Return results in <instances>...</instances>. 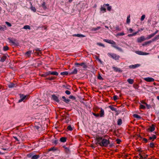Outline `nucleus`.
I'll use <instances>...</instances> for the list:
<instances>
[{
  "instance_id": "obj_1",
  "label": "nucleus",
  "mask_w": 159,
  "mask_h": 159,
  "mask_svg": "<svg viewBox=\"0 0 159 159\" xmlns=\"http://www.w3.org/2000/svg\"><path fill=\"white\" fill-rule=\"evenodd\" d=\"M96 139L97 143L101 147H107L110 143L109 140L103 138L102 137L99 136H97L96 137Z\"/></svg>"
},
{
  "instance_id": "obj_2",
  "label": "nucleus",
  "mask_w": 159,
  "mask_h": 159,
  "mask_svg": "<svg viewBox=\"0 0 159 159\" xmlns=\"http://www.w3.org/2000/svg\"><path fill=\"white\" fill-rule=\"evenodd\" d=\"M107 54L109 56L111 57L112 58L116 60H119L120 57L119 56L117 55L115 53H108Z\"/></svg>"
},
{
  "instance_id": "obj_3",
  "label": "nucleus",
  "mask_w": 159,
  "mask_h": 159,
  "mask_svg": "<svg viewBox=\"0 0 159 159\" xmlns=\"http://www.w3.org/2000/svg\"><path fill=\"white\" fill-rule=\"evenodd\" d=\"M146 40V38L144 36H141L137 39V42L138 43H140Z\"/></svg>"
},
{
  "instance_id": "obj_4",
  "label": "nucleus",
  "mask_w": 159,
  "mask_h": 159,
  "mask_svg": "<svg viewBox=\"0 0 159 159\" xmlns=\"http://www.w3.org/2000/svg\"><path fill=\"white\" fill-rule=\"evenodd\" d=\"M103 40L105 42H106L108 43H110V44H113V45L116 44L115 42L112 40L106 39H104Z\"/></svg>"
},
{
  "instance_id": "obj_5",
  "label": "nucleus",
  "mask_w": 159,
  "mask_h": 159,
  "mask_svg": "<svg viewBox=\"0 0 159 159\" xmlns=\"http://www.w3.org/2000/svg\"><path fill=\"white\" fill-rule=\"evenodd\" d=\"M75 65L77 66H83V68H86L87 67V66L84 63H75Z\"/></svg>"
},
{
  "instance_id": "obj_6",
  "label": "nucleus",
  "mask_w": 159,
  "mask_h": 159,
  "mask_svg": "<svg viewBox=\"0 0 159 159\" xmlns=\"http://www.w3.org/2000/svg\"><path fill=\"white\" fill-rule=\"evenodd\" d=\"M155 129V125L152 124L151 126H149V128L148 129V130L149 132H152Z\"/></svg>"
},
{
  "instance_id": "obj_7",
  "label": "nucleus",
  "mask_w": 159,
  "mask_h": 159,
  "mask_svg": "<svg viewBox=\"0 0 159 159\" xmlns=\"http://www.w3.org/2000/svg\"><path fill=\"white\" fill-rule=\"evenodd\" d=\"M58 75V73L56 71H49L47 73V75Z\"/></svg>"
},
{
  "instance_id": "obj_8",
  "label": "nucleus",
  "mask_w": 159,
  "mask_h": 159,
  "mask_svg": "<svg viewBox=\"0 0 159 159\" xmlns=\"http://www.w3.org/2000/svg\"><path fill=\"white\" fill-rule=\"evenodd\" d=\"M52 99L55 101L57 102H59V100L58 99V98L55 94H53L52 95Z\"/></svg>"
},
{
  "instance_id": "obj_9",
  "label": "nucleus",
  "mask_w": 159,
  "mask_h": 159,
  "mask_svg": "<svg viewBox=\"0 0 159 159\" xmlns=\"http://www.w3.org/2000/svg\"><path fill=\"white\" fill-rule=\"evenodd\" d=\"M144 80L147 81V82H153L154 80V79L152 78H150V77H147L144 78Z\"/></svg>"
},
{
  "instance_id": "obj_10",
  "label": "nucleus",
  "mask_w": 159,
  "mask_h": 159,
  "mask_svg": "<svg viewBox=\"0 0 159 159\" xmlns=\"http://www.w3.org/2000/svg\"><path fill=\"white\" fill-rule=\"evenodd\" d=\"M112 68L113 69L114 71L116 72H121L122 71V70L120 68L117 67L113 66Z\"/></svg>"
},
{
  "instance_id": "obj_11",
  "label": "nucleus",
  "mask_w": 159,
  "mask_h": 159,
  "mask_svg": "<svg viewBox=\"0 0 159 159\" xmlns=\"http://www.w3.org/2000/svg\"><path fill=\"white\" fill-rule=\"evenodd\" d=\"M140 66L139 64H136L134 65H131L129 66V67L131 69H134Z\"/></svg>"
},
{
  "instance_id": "obj_12",
  "label": "nucleus",
  "mask_w": 159,
  "mask_h": 159,
  "mask_svg": "<svg viewBox=\"0 0 159 159\" xmlns=\"http://www.w3.org/2000/svg\"><path fill=\"white\" fill-rule=\"evenodd\" d=\"M104 111L102 108H101V110L100 111L99 116L100 117H102L104 116Z\"/></svg>"
},
{
  "instance_id": "obj_13",
  "label": "nucleus",
  "mask_w": 159,
  "mask_h": 159,
  "mask_svg": "<svg viewBox=\"0 0 159 159\" xmlns=\"http://www.w3.org/2000/svg\"><path fill=\"white\" fill-rule=\"evenodd\" d=\"M20 97L21 99L19 100V102H20L25 99L26 97V96H24L23 94H20Z\"/></svg>"
},
{
  "instance_id": "obj_14",
  "label": "nucleus",
  "mask_w": 159,
  "mask_h": 159,
  "mask_svg": "<svg viewBox=\"0 0 159 159\" xmlns=\"http://www.w3.org/2000/svg\"><path fill=\"white\" fill-rule=\"evenodd\" d=\"M78 72V70L76 68H75L73 70L69 73V75H71L72 74H77Z\"/></svg>"
},
{
  "instance_id": "obj_15",
  "label": "nucleus",
  "mask_w": 159,
  "mask_h": 159,
  "mask_svg": "<svg viewBox=\"0 0 159 159\" xmlns=\"http://www.w3.org/2000/svg\"><path fill=\"white\" fill-rule=\"evenodd\" d=\"M62 98L64 99L63 101L66 103H68L70 102V100L68 99H66L64 96L62 97Z\"/></svg>"
},
{
  "instance_id": "obj_16",
  "label": "nucleus",
  "mask_w": 159,
  "mask_h": 159,
  "mask_svg": "<svg viewBox=\"0 0 159 159\" xmlns=\"http://www.w3.org/2000/svg\"><path fill=\"white\" fill-rule=\"evenodd\" d=\"M152 42V41H151V40H150L148 41L145 42H144L142 44V45L143 46H147L148 45V44H150V43H151Z\"/></svg>"
},
{
  "instance_id": "obj_17",
  "label": "nucleus",
  "mask_w": 159,
  "mask_h": 159,
  "mask_svg": "<svg viewBox=\"0 0 159 159\" xmlns=\"http://www.w3.org/2000/svg\"><path fill=\"white\" fill-rule=\"evenodd\" d=\"M157 137L155 135H152V136H150L149 137V139L150 140H152V141H153L155 139H156Z\"/></svg>"
},
{
  "instance_id": "obj_18",
  "label": "nucleus",
  "mask_w": 159,
  "mask_h": 159,
  "mask_svg": "<svg viewBox=\"0 0 159 159\" xmlns=\"http://www.w3.org/2000/svg\"><path fill=\"white\" fill-rule=\"evenodd\" d=\"M108 107L111 109V110L112 111H116V109L115 108L113 105H110Z\"/></svg>"
},
{
  "instance_id": "obj_19",
  "label": "nucleus",
  "mask_w": 159,
  "mask_h": 159,
  "mask_svg": "<svg viewBox=\"0 0 159 159\" xmlns=\"http://www.w3.org/2000/svg\"><path fill=\"white\" fill-rule=\"evenodd\" d=\"M8 39L9 40V42L10 43H11L13 44H15L16 40L14 39V40L11 39L9 38H8Z\"/></svg>"
},
{
  "instance_id": "obj_20",
  "label": "nucleus",
  "mask_w": 159,
  "mask_h": 159,
  "mask_svg": "<svg viewBox=\"0 0 159 159\" xmlns=\"http://www.w3.org/2000/svg\"><path fill=\"white\" fill-rule=\"evenodd\" d=\"M73 36H77L79 37H84L85 36L81 34H74L73 35Z\"/></svg>"
},
{
  "instance_id": "obj_21",
  "label": "nucleus",
  "mask_w": 159,
  "mask_h": 159,
  "mask_svg": "<svg viewBox=\"0 0 159 159\" xmlns=\"http://www.w3.org/2000/svg\"><path fill=\"white\" fill-rule=\"evenodd\" d=\"M159 39V34L158 35H156L154 38L152 39L151 41L152 42H154Z\"/></svg>"
},
{
  "instance_id": "obj_22",
  "label": "nucleus",
  "mask_w": 159,
  "mask_h": 159,
  "mask_svg": "<svg viewBox=\"0 0 159 159\" xmlns=\"http://www.w3.org/2000/svg\"><path fill=\"white\" fill-rule=\"evenodd\" d=\"M7 56H3L1 58L0 61L3 62L5 61L6 60V58H7Z\"/></svg>"
},
{
  "instance_id": "obj_23",
  "label": "nucleus",
  "mask_w": 159,
  "mask_h": 159,
  "mask_svg": "<svg viewBox=\"0 0 159 159\" xmlns=\"http://www.w3.org/2000/svg\"><path fill=\"white\" fill-rule=\"evenodd\" d=\"M127 82L130 84H132L134 82V80L131 79H129L127 80Z\"/></svg>"
},
{
  "instance_id": "obj_24",
  "label": "nucleus",
  "mask_w": 159,
  "mask_h": 159,
  "mask_svg": "<svg viewBox=\"0 0 159 159\" xmlns=\"http://www.w3.org/2000/svg\"><path fill=\"white\" fill-rule=\"evenodd\" d=\"M112 47H113L115 48L118 50L119 51H121V52L122 51V49L121 48H120L119 47H118L117 46H116L115 45H112Z\"/></svg>"
},
{
  "instance_id": "obj_25",
  "label": "nucleus",
  "mask_w": 159,
  "mask_h": 159,
  "mask_svg": "<svg viewBox=\"0 0 159 159\" xmlns=\"http://www.w3.org/2000/svg\"><path fill=\"white\" fill-rule=\"evenodd\" d=\"M103 7L107 6V9L109 11H110L111 9V6H109V4H104L103 5Z\"/></svg>"
},
{
  "instance_id": "obj_26",
  "label": "nucleus",
  "mask_w": 159,
  "mask_h": 159,
  "mask_svg": "<svg viewBox=\"0 0 159 159\" xmlns=\"http://www.w3.org/2000/svg\"><path fill=\"white\" fill-rule=\"evenodd\" d=\"M117 124L119 125H120L122 124V120L121 119H118L117 121Z\"/></svg>"
},
{
  "instance_id": "obj_27",
  "label": "nucleus",
  "mask_w": 159,
  "mask_h": 159,
  "mask_svg": "<svg viewBox=\"0 0 159 159\" xmlns=\"http://www.w3.org/2000/svg\"><path fill=\"white\" fill-rule=\"evenodd\" d=\"M101 28V27L100 26L97 27L96 28H93L92 29V31H95L97 30H98L99 29Z\"/></svg>"
},
{
  "instance_id": "obj_28",
  "label": "nucleus",
  "mask_w": 159,
  "mask_h": 159,
  "mask_svg": "<svg viewBox=\"0 0 159 159\" xmlns=\"http://www.w3.org/2000/svg\"><path fill=\"white\" fill-rule=\"evenodd\" d=\"M30 4L31 5V7L30 9L31 10L33 11L34 12H36V9H35V8L34 7H33L32 6V3L31 2H30Z\"/></svg>"
},
{
  "instance_id": "obj_29",
  "label": "nucleus",
  "mask_w": 159,
  "mask_h": 159,
  "mask_svg": "<svg viewBox=\"0 0 159 159\" xmlns=\"http://www.w3.org/2000/svg\"><path fill=\"white\" fill-rule=\"evenodd\" d=\"M42 6L43 7V9L45 10L47 8V7L46 6V3L45 2H43L42 4Z\"/></svg>"
},
{
  "instance_id": "obj_30",
  "label": "nucleus",
  "mask_w": 159,
  "mask_h": 159,
  "mask_svg": "<svg viewBox=\"0 0 159 159\" xmlns=\"http://www.w3.org/2000/svg\"><path fill=\"white\" fill-rule=\"evenodd\" d=\"M39 157V155H35L32 156V159H37Z\"/></svg>"
},
{
  "instance_id": "obj_31",
  "label": "nucleus",
  "mask_w": 159,
  "mask_h": 159,
  "mask_svg": "<svg viewBox=\"0 0 159 159\" xmlns=\"http://www.w3.org/2000/svg\"><path fill=\"white\" fill-rule=\"evenodd\" d=\"M154 36V35L153 34H151L148 35V37H147V38H146V40L147 39L148 40V39H149L151 38L152 37H153Z\"/></svg>"
},
{
  "instance_id": "obj_32",
  "label": "nucleus",
  "mask_w": 159,
  "mask_h": 159,
  "mask_svg": "<svg viewBox=\"0 0 159 159\" xmlns=\"http://www.w3.org/2000/svg\"><path fill=\"white\" fill-rule=\"evenodd\" d=\"M60 140L61 142H65L66 141V138L65 137H61L60 138Z\"/></svg>"
},
{
  "instance_id": "obj_33",
  "label": "nucleus",
  "mask_w": 159,
  "mask_h": 159,
  "mask_svg": "<svg viewBox=\"0 0 159 159\" xmlns=\"http://www.w3.org/2000/svg\"><path fill=\"white\" fill-rule=\"evenodd\" d=\"M130 15H129L127 17V20H126V23L127 24H129L130 22Z\"/></svg>"
},
{
  "instance_id": "obj_34",
  "label": "nucleus",
  "mask_w": 159,
  "mask_h": 159,
  "mask_svg": "<svg viewBox=\"0 0 159 159\" xmlns=\"http://www.w3.org/2000/svg\"><path fill=\"white\" fill-rule=\"evenodd\" d=\"M60 74L62 75H68V73L67 71H64L61 72Z\"/></svg>"
},
{
  "instance_id": "obj_35",
  "label": "nucleus",
  "mask_w": 159,
  "mask_h": 159,
  "mask_svg": "<svg viewBox=\"0 0 159 159\" xmlns=\"http://www.w3.org/2000/svg\"><path fill=\"white\" fill-rule=\"evenodd\" d=\"M32 53V51H29L28 52H27L25 53V54L27 55V56L29 57L30 56L31 53Z\"/></svg>"
},
{
  "instance_id": "obj_36",
  "label": "nucleus",
  "mask_w": 159,
  "mask_h": 159,
  "mask_svg": "<svg viewBox=\"0 0 159 159\" xmlns=\"http://www.w3.org/2000/svg\"><path fill=\"white\" fill-rule=\"evenodd\" d=\"M15 85V84L13 83H10L8 85V86L10 88L14 87Z\"/></svg>"
},
{
  "instance_id": "obj_37",
  "label": "nucleus",
  "mask_w": 159,
  "mask_h": 159,
  "mask_svg": "<svg viewBox=\"0 0 159 159\" xmlns=\"http://www.w3.org/2000/svg\"><path fill=\"white\" fill-rule=\"evenodd\" d=\"M4 27H2L0 26V31H4L6 29V26H4Z\"/></svg>"
},
{
  "instance_id": "obj_38",
  "label": "nucleus",
  "mask_w": 159,
  "mask_h": 159,
  "mask_svg": "<svg viewBox=\"0 0 159 159\" xmlns=\"http://www.w3.org/2000/svg\"><path fill=\"white\" fill-rule=\"evenodd\" d=\"M23 28L25 29H26V30H27V29L30 30V26L28 25H25V26H24Z\"/></svg>"
},
{
  "instance_id": "obj_39",
  "label": "nucleus",
  "mask_w": 159,
  "mask_h": 159,
  "mask_svg": "<svg viewBox=\"0 0 159 159\" xmlns=\"http://www.w3.org/2000/svg\"><path fill=\"white\" fill-rule=\"evenodd\" d=\"M9 49V48L8 46H4L3 48V50L4 51H6L8 50Z\"/></svg>"
},
{
  "instance_id": "obj_40",
  "label": "nucleus",
  "mask_w": 159,
  "mask_h": 159,
  "mask_svg": "<svg viewBox=\"0 0 159 159\" xmlns=\"http://www.w3.org/2000/svg\"><path fill=\"white\" fill-rule=\"evenodd\" d=\"M136 53L140 55H143V52L142 51H137Z\"/></svg>"
},
{
  "instance_id": "obj_41",
  "label": "nucleus",
  "mask_w": 159,
  "mask_h": 159,
  "mask_svg": "<svg viewBox=\"0 0 159 159\" xmlns=\"http://www.w3.org/2000/svg\"><path fill=\"white\" fill-rule=\"evenodd\" d=\"M133 116L135 118H136L139 119L141 118V117L137 114H134L133 115Z\"/></svg>"
},
{
  "instance_id": "obj_42",
  "label": "nucleus",
  "mask_w": 159,
  "mask_h": 159,
  "mask_svg": "<svg viewBox=\"0 0 159 159\" xmlns=\"http://www.w3.org/2000/svg\"><path fill=\"white\" fill-rule=\"evenodd\" d=\"M67 129L69 130H70V131H72L73 130V129L72 128L71 126V125H69L67 127Z\"/></svg>"
},
{
  "instance_id": "obj_43",
  "label": "nucleus",
  "mask_w": 159,
  "mask_h": 159,
  "mask_svg": "<svg viewBox=\"0 0 159 159\" xmlns=\"http://www.w3.org/2000/svg\"><path fill=\"white\" fill-rule=\"evenodd\" d=\"M65 151L66 153H70V151L69 148H66V149H65Z\"/></svg>"
},
{
  "instance_id": "obj_44",
  "label": "nucleus",
  "mask_w": 159,
  "mask_h": 159,
  "mask_svg": "<svg viewBox=\"0 0 159 159\" xmlns=\"http://www.w3.org/2000/svg\"><path fill=\"white\" fill-rule=\"evenodd\" d=\"M143 104L146 105L147 108L148 109H149L151 107L150 105L147 104L145 102H144Z\"/></svg>"
},
{
  "instance_id": "obj_45",
  "label": "nucleus",
  "mask_w": 159,
  "mask_h": 159,
  "mask_svg": "<svg viewBox=\"0 0 159 159\" xmlns=\"http://www.w3.org/2000/svg\"><path fill=\"white\" fill-rule=\"evenodd\" d=\"M35 51V52H40L41 51L40 50V49L39 48H37L34 50L33 52H34Z\"/></svg>"
},
{
  "instance_id": "obj_46",
  "label": "nucleus",
  "mask_w": 159,
  "mask_h": 159,
  "mask_svg": "<svg viewBox=\"0 0 159 159\" xmlns=\"http://www.w3.org/2000/svg\"><path fill=\"white\" fill-rule=\"evenodd\" d=\"M98 79L100 80H103V78L102 77V76H101V75H100V74H98Z\"/></svg>"
},
{
  "instance_id": "obj_47",
  "label": "nucleus",
  "mask_w": 159,
  "mask_h": 159,
  "mask_svg": "<svg viewBox=\"0 0 159 159\" xmlns=\"http://www.w3.org/2000/svg\"><path fill=\"white\" fill-rule=\"evenodd\" d=\"M149 146L151 148H153L155 147L154 144L153 143H150Z\"/></svg>"
},
{
  "instance_id": "obj_48",
  "label": "nucleus",
  "mask_w": 159,
  "mask_h": 159,
  "mask_svg": "<svg viewBox=\"0 0 159 159\" xmlns=\"http://www.w3.org/2000/svg\"><path fill=\"white\" fill-rule=\"evenodd\" d=\"M101 11H103V12H106V9L103 7H101Z\"/></svg>"
},
{
  "instance_id": "obj_49",
  "label": "nucleus",
  "mask_w": 159,
  "mask_h": 159,
  "mask_svg": "<svg viewBox=\"0 0 159 159\" xmlns=\"http://www.w3.org/2000/svg\"><path fill=\"white\" fill-rule=\"evenodd\" d=\"M97 44L100 46H102L103 47H105L104 44L100 43H97Z\"/></svg>"
},
{
  "instance_id": "obj_50",
  "label": "nucleus",
  "mask_w": 159,
  "mask_h": 159,
  "mask_svg": "<svg viewBox=\"0 0 159 159\" xmlns=\"http://www.w3.org/2000/svg\"><path fill=\"white\" fill-rule=\"evenodd\" d=\"M145 107L143 105H140V109H144L145 108Z\"/></svg>"
},
{
  "instance_id": "obj_51",
  "label": "nucleus",
  "mask_w": 159,
  "mask_h": 159,
  "mask_svg": "<svg viewBox=\"0 0 159 159\" xmlns=\"http://www.w3.org/2000/svg\"><path fill=\"white\" fill-rule=\"evenodd\" d=\"M145 16L144 15H143L141 17V21H143L144 20V18H145Z\"/></svg>"
},
{
  "instance_id": "obj_52",
  "label": "nucleus",
  "mask_w": 159,
  "mask_h": 159,
  "mask_svg": "<svg viewBox=\"0 0 159 159\" xmlns=\"http://www.w3.org/2000/svg\"><path fill=\"white\" fill-rule=\"evenodd\" d=\"M5 23L8 26L11 27V24L8 22L6 21Z\"/></svg>"
},
{
  "instance_id": "obj_53",
  "label": "nucleus",
  "mask_w": 159,
  "mask_h": 159,
  "mask_svg": "<svg viewBox=\"0 0 159 159\" xmlns=\"http://www.w3.org/2000/svg\"><path fill=\"white\" fill-rule=\"evenodd\" d=\"M55 79V77L52 76L51 77H49L47 78V79L49 80H53Z\"/></svg>"
},
{
  "instance_id": "obj_54",
  "label": "nucleus",
  "mask_w": 159,
  "mask_h": 159,
  "mask_svg": "<svg viewBox=\"0 0 159 159\" xmlns=\"http://www.w3.org/2000/svg\"><path fill=\"white\" fill-rule=\"evenodd\" d=\"M127 30L130 33H132L133 31V30L132 28H130L129 29H127Z\"/></svg>"
},
{
  "instance_id": "obj_55",
  "label": "nucleus",
  "mask_w": 159,
  "mask_h": 159,
  "mask_svg": "<svg viewBox=\"0 0 159 159\" xmlns=\"http://www.w3.org/2000/svg\"><path fill=\"white\" fill-rule=\"evenodd\" d=\"M65 93L67 95H70V92L68 90L66 91Z\"/></svg>"
},
{
  "instance_id": "obj_56",
  "label": "nucleus",
  "mask_w": 159,
  "mask_h": 159,
  "mask_svg": "<svg viewBox=\"0 0 159 159\" xmlns=\"http://www.w3.org/2000/svg\"><path fill=\"white\" fill-rule=\"evenodd\" d=\"M117 96L116 95H115L113 97V100L114 101L116 100L117 99Z\"/></svg>"
},
{
  "instance_id": "obj_57",
  "label": "nucleus",
  "mask_w": 159,
  "mask_h": 159,
  "mask_svg": "<svg viewBox=\"0 0 159 159\" xmlns=\"http://www.w3.org/2000/svg\"><path fill=\"white\" fill-rule=\"evenodd\" d=\"M69 98L70 99H75V97L72 95L70 96L69 97Z\"/></svg>"
},
{
  "instance_id": "obj_58",
  "label": "nucleus",
  "mask_w": 159,
  "mask_h": 159,
  "mask_svg": "<svg viewBox=\"0 0 159 159\" xmlns=\"http://www.w3.org/2000/svg\"><path fill=\"white\" fill-rule=\"evenodd\" d=\"M143 142H144L145 143H147L148 141L147 139H146L145 138H143Z\"/></svg>"
},
{
  "instance_id": "obj_59",
  "label": "nucleus",
  "mask_w": 159,
  "mask_h": 159,
  "mask_svg": "<svg viewBox=\"0 0 159 159\" xmlns=\"http://www.w3.org/2000/svg\"><path fill=\"white\" fill-rule=\"evenodd\" d=\"M124 35H125V33L124 32L120 33L118 34V35L119 36H122Z\"/></svg>"
},
{
  "instance_id": "obj_60",
  "label": "nucleus",
  "mask_w": 159,
  "mask_h": 159,
  "mask_svg": "<svg viewBox=\"0 0 159 159\" xmlns=\"http://www.w3.org/2000/svg\"><path fill=\"white\" fill-rule=\"evenodd\" d=\"M34 52V54L35 55H39L40 54H41V52H38V53L37 52Z\"/></svg>"
},
{
  "instance_id": "obj_61",
  "label": "nucleus",
  "mask_w": 159,
  "mask_h": 159,
  "mask_svg": "<svg viewBox=\"0 0 159 159\" xmlns=\"http://www.w3.org/2000/svg\"><path fill=\"white\" fill-rule=\"evenodd\" d=\"M116 141L117 142V144H119L121 142V141L120 139H117L116 140Z\"/></svg>"
},
{
  "instance_id": "obj_62",
  "label": "nucleus",
  "mask_w": 159,
  "mask_h": 159,
  "mask_svg": "<svg viewBox=\"0 0 159 159\" xmlns=\"http://www.w3.org/2000/svg\"><path fill=\"white\" fill-rule=\"evenodd\" d=\"M55 150V149H54V147L48 149V151H52V150Z\"/></svg>"
},
{
  "instance_id": "obj_63",
  "label": "nucleus",
  "mask_w": 159,
  "mask_h": 159,
  "mask_svg": "<svg viewBox=\"0 0 159 159\" xmlns=\"http://www.w3.org/2000/svg\"><path fill=\"white\" fill-rule=\"evenodd\" d=\"M133 87L136 89H138V86L137 84H134Z\"/></svg>"
},
{
  "instance_id": "obj_64",
  "label": "nucleus",
  "mask_w": 159,
  "mask_h": 159,
  "mask_svg": "<svg viewBox=\"0 0 159 159\" xmlns=\"http://www.w3.org/2000/svg\"><path fill=\"white\" fill-rule=\"evenodd\" d=\"M139 155L140 156V159H143V157L141 155V154H139Z\"/></svg>"
}]
</instances>
